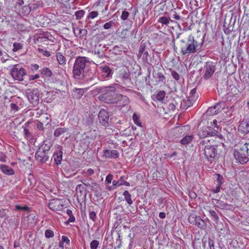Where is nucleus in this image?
<instances>
[{"label": "nucleus", "instance_id": "nucleus-20", "mask_svg": "<svg viewBox=\"0 0 249 249\" xmlns=\"http://www.w3.org/2000/svg\"><path fill=\"white\" fill-rule=\"evenodd\" d=\"M119 152L117 150H106L103 152V156L107 158L116 159L119 156Z\"/></svg>", "mask_w": 249, "mask_h": 249}, {"label": "nucleus", "instance_id": "nucleus-56", "mask_svg": "<svg viewBox=\"0 0 249 249\" xmlns=\"http://www.w3.org/2000/svg\"><path fill=\"white\" fill-rule=\"evenodd\" d=\"M98 15V13L97 11H92L89 13L88 18H94L97 17Z\"/></svg>", "mask_w": 249, "mask_h": 249}, {"label": "nucleus", "instance_id": "nucleus-10", "mask_svg": "<svg viewBox=\"0 0 249 249\" xmlns=\"http://www.w3.org/2000/svg\"><path fill=\"white\" fill-rule=\"evenodd\" d=\"M117 77L118 79L119 78L120 79L122 84L127 87H130L132 82L130 78V73L128 70L120 71L119 75H118Z\"/></svg>", "mask_w": 249, "mask_h": 249}, {"label": "nucleus", "instance_id": "nucleus-5", "mask_svg": "<svg viewBox=\"0 0 249 249\" xmlns=\"http://www.w3.org/2000/svg\"><path fill=\"white\" fill-rule=\"evenodd\" d=\"M205 158L207 161L210 164H213L216 162L218 159L217 153V146L216 145H207L203 149Z\"/></svg>", "mask_w": 249, "mask_h": 249}, {"label": "nucleus", "instance_id": "nucleus-36", "mask_svg": "<svg viewBox=\"0 0 249 249\" xmlns=\"http://www.w3.org/2000/svg\"><path fill=\"white\" fill-rule=\"evenodd\" d=\"M213 201H216V204H217V207L220 209H227L228 205L227 204L224 203L223 201H221L218 199H212V201L214 203Z\"/></svg>", "mask_w": 249, "mask_h": 249}, {"label": "nucleus", "instance_id": "nucleus-32", "mask_svg": "<svg viewBox=\"0 0 249 249\" xmlns=\"http://www.w3.org/2000/svg\"><path fill=\"white\" fill-rule=\"evenodd\" d=\"M194 138L193 135H187L184 138H183L180 141V142L182 145H186L190 143L193 139Z\"/></svg>", "mask_w": 249, "mask_h": 249}, {"label": "nucleus", "instance_id": "nucleus-59", "mask_svg": "<svg viewBox=\"0 0 249 249\" xmlns=\"http://www.w3.org/2000/svg\"><path fill=\"white\" fill-rule=\"evenodd\" d=\"M95 193V196L97 197H100L102 196V189L100 187L98 188L97 189H95L93 191Z\"/></svg>", "mask_w": 249, "mask_h": 249}, {"label": "nucleus", "instance_id": "nucleus-21", "mask_svg": "<svg viewBox=\"0 0 249 249\" xmlns=\"http://www.w3.org/2000/svg\"><path fill=\"white\" fill-rule=\"evenodd\" d=\"M60 199L55 198L50 200L48 204L49 208L53 211H57L59 209Z\"/></svg>", "mask_w": 249, "mask_h": 249}, {"label": "nucleus", "instance_id": "nucleus-16", "mask_svg": "<svg viewBox=\"0 0 249 249\" xmlns=\"http://www.w3.org/2000/svg\"><path fill=\"white\" fill-rule=\"evenodd\" d=\"M238 131L243 134L249 133V120H243L239 125Z\"/></svg>", "mask_w": 249, "mask_h": 249}, {"label": "nucleus", "instance_id": "nucleus-12", "mask_svg": "<svg viewBox=\"0 0 249 249\" xmlns=\"http://www.w3.org/2000/svg\"><path fill=\"white\" fill-rule=\"evenodd\" d=\"M106 51V46L105 44L101 43L98 41L95 42L92 52L99 58H101L105 56Z\"/></svg>", "mask_w": 249, "mask_h": 249}, {"label": "nucleus", "instance_id": "nucleus-35", "mask_svg": "<svg viewBox=\"0 0 249 249\" xmlns=\"http://www.w3.org/2000/svg\"><path fill=\"white\" fill-rule=\"evenodd\" d=\"M226 108V103L224 101H221L213 106L209 107L208 109H225Z\"/></svg>", "mask_w": 249, "mask_h": 249}, {"label": "nucleus", "instance_id": "nucleus-52", "mask_svg": "<svg viewBox=\"0 0 249 249\" xmlns=\"http://www.w3.org/2000/svg\"><path fill=\"white\" fill-rule=\"evenodd\" d=\"M9 102H10V106L11 109H19L20 108L23 107V106L20 107V106H18V105L17 104H16V102L15 103L13 102H12V101H10Z\"/></svg>", "mask_w": 249, "mask_h": 249}, {"label": "nucleus", "instance_id": "nucleus-39", "mask_svg": "<svg viewBox=\"0 0 249 249\" xmlns=\"http://www.w3.org/2000/svg\"><path fill=\"white\" fill-rule=\"evenodd\" d=\"M215 178L216 179V181L217 182V185H219L220 186H221L222 184L224 182V178L223 177V176L219 174H215L214 175Z\"/></svg>", "mask_w": 249, "mask_h": 249}, {"label": "nucleus", "instance_id": "nucleus-30", "mask_svg": "<svg viewBox=\"0 0 249 249\" xmlns=\"http://www.w3.org/2000/svg\"><path fill=\"white\" fill-rule=\"evenodd\" d=\"M56 57L58 63L60 65H63L66 63V58L65 56L60 52H57L56 53Z\"/></svg>", "mask_w": 249, "mask_h": 249}, {"label": "nucleus", "instance_id": "nucleus-22", "mask_svg": "<svg viewBox=\"0 0 249 249\" xmlns=\"http://www.w3.org/2000/svg\"><path fill=\"white\" fill-rule=\"evenodd\" d=\"M87 90V89L85 90L83 89L75 88L72 90V95L73 98L80 99Z\"/></svg>", "mask_w": 249, "mask_h": 249}, {"label": "nucleus", "instance_id": "nucleus-49", "mask_svg": "<svg viewBox=\"0 0 249 249\" xmlns=\"http://www.w3.org/2000/svg\"><path fill=\"white\" fill-rule=\"evenodd\" d=\"M36 127L39 131H42L43 132L45 131V128L44 127L43 123L40 121H37Z\"/></svg>", "mask_w": 249, "mask_h": 249}, {"label": "nucleus", "instance_id": "nucleus-48", "mask_svg": "<svg viewBox=\"0 0 249 249\" xmlns=\"http://www.w3.org/2000/svg\"><path fill=\"white\" fill-rule=\"evenodd\" d=\"M85 13V12L83 10L76 11L75 13V15L76 16V19H81L83 17Z\"/></svg>", "mask_w": 249, "mask_h": 249}, {"label": "nucleus", "instance_id": "nucleus-60", "mask_svg": "<svg viewBox=\"0 0 249 249\" xmlns=\"http://www.w3.org/2000/svg\"><path fill=\"white\" fill-rule=\"evenodd\" d=\"M80 37H84L87 34V31L86 29H78Z\"/></svg>", "mask_w": 249, "mask_h": 249}, {"label": "nucleus", "instance_id": "nucleus-62", "mask_svg": "<svg viewBox=\"0 0 249 249\" xmlns=\"http://www.w3.org/2000/svg\"><path fill=\"white\" fill-rule=\"evenodd\" d=\"M89 218L93 221H95L96 219V214L95 212L93 211L89 212Z\"/></svg>", "mask_w": 249, "mask_h": 249}, {"label": "nucleus", "instance_id": "nucleus-44", "mask_svg": "<svg viewBox=\"0 0 249 249\" xmlns=\"http://www.w3.org/2000/svg\"><path fill=\"white\" fill-rule=\"evenodd\" d=\"M112 51V53L116 55L120 54L122 52L121 48L118 47V46H115L112 48V50H110Z\"/></svg>", "mask_w": 249, "mask_h": 249}, {"label": "nucleus", "instance_id": "nucleus-25", "mask_svg": "<svg viewBox=\"0 0 249 249\" xmlns=\"http://www.w3.org/2000/svg\"><path fill=\"white\" fill-rule=\"evenodd\" d=\"M124 178V176H121L118 180H117V181L113 180L112 181L113 186L110 187V189H113L116 187L120 186H122V185L129 186L130 185L129 182H123V178Z\"/></svg>", "mask_w": 249, "mask_h": 249}, {"label": "nucleus", "instance_id": "nucleus-54", "mask_svg": "<svg viewBox=\"0 0 249 249\" xmlns=\"http://www.w3.org/2000/svg\"><path fill=\"white\" fill-rule=\"evenodd\" d=\"M100 185L96 183L95 182H91L90 184H89V187L91 188V190L93 191H94L95 189H97L98 188H99Z\"/></svg>", "mask_w": 249, "mask_h": 249}, {"label": "nucleus", "instance_id": "nucleus-55", "mask_svg": "<svg viewBox=\"0 0 249 249\" xmlns=\"http://www.w3.org/2000/svg\"><path fill=\"white\" fill-rule=\"evenodd\" d=\"M149 56V53L147 51L144 52V53H143V56L142 57V59L143 61L146 63H149V58L148 57Z\"/></svg>", "mask_w": 249, "mask_h": 249}, {"label": "nucleus", "instance_id": "nucleus-24", "mask_svg": "<svg viewBox=\"0 0 249 249\" xmlns=\"http://www.w3.org/2000/svg\"><path fill=\"white\" fill-rule=\"evenodd\" d=\"M0 169L3 173L7 175L12 176L15 174L13 168L6 165H0Z\"/></svg>", "mask_w": 249, "mask_h": 249}, {"label": "nucleus", "instance_id": "nucleus-31", "mask_svg": "<svg viewBox=\"0 0 249 249\" xmlns=\"http://www.w3.org/2000/svg\"><path fill=\"white\" fill-rule=\"evenodd\" d=\"M40 72L41 75L46 77H51L53 73L51 70L49 68H44L43 69L40 70Z\"/></svg>", "mask_w": 249, "mask_h": 249}, {"label": "nucleus", "instance_id": "nucleus-43", "mask_svg": "<svg viewBox=\"0 0 249 249\" xmlns=\"http://www.w3.org/2000/svg\"><path fill=\"white\" fill-rule=\"evenodd\" d=\"M99 245V241L97 240H92L90 243V249H97Z\"/></svg>", "mask_w": 249, "mask_h": 249}, {"label": "nucleus", "instance_id": "nucleus-38", "mask_svg": "<svg viewBox=\"0 0 249 249\" xmlns=\"http://www.w3.org/2000/svg\"><path fill=\"white\" fill-rule=\"evenodd\" d=\"M123 195L124 197L125 200L128 204L131 205L133 203V201L131 198V195L128 191H125L123 193Z\"/></svg>", "mask_w": 249, "mask_h": 249}, {"label": "nucleus", "instance_id": "nucleus-57", "mask_svg": "<svg viewBox=\"0 0 249 249\" xmlns=\"http://www.w3.org/2000/svg\"><path fill=\"white\" fill-rule=\"evenodd\" d=\"M114 23L113 21H110L108 22H107L104 25V28L106 30L109 29L114 24Z\"/></svg>", "mask_w": 249, "mask_h": 249}, {"label": "nucleus", "instance_id": "nucleus-51", "mask_svg": "<svg viewBox=\"0 0 249 249\" xmlns=\"http://www.w3.org/2000/svg\"><path fill=\"white\" fill-rule=\"evenodd\" d=\"M129 15V13L126 10H124L122 13L121 18L122 20H125L127 19Z\"/></svg>", "mask_w": 249, "mask_h": 249}, {"label": "nucleus", "instance_id": "nucleus-3", "mask_svg": "<svg viewBox=\"0 0 249 249\" xmlns=\"http://www.w3.org/2000/svg\"><path fill=\"white\" fill-rule=\"evenodd\" d=\"M117 89L114 86L102 87L94 89V92L100 93L98 96L100 101L107 104H114L116 102L118 94L116 93Z\"/></svg>", "mask_w": 249, "mask_h": 249}, {"label": "nucleus", "instance_id": "nucleus-46", "mask_svg": "<svg viewBox=\"0 0 249 249\" xmlns=\"http://www.w3.org/2000/svg\"><path fill=\"white\" fill-rule=\"evenodd\" d=\"M116 232L117 233L118 235V239H117L116 241V244L117 245V248H120L121 246V240L120 239L121 238V230H116Z\"/></svg>", "mask_w": 249, "mask_h": 249}, {"label": "nucleus", "instance_id": "nucleus-61", "mask_svg": "<svg viewBox=\"0 0 249 249\" xmlns=\"http://www.w3.org/2000/svg\"><path fill=\"white\" fill-rule=\"evenodd\" d=\"M113 179V175L111 174L108 175L106 178L105 181L107 184H110Z\"/></svg>", "mask_w": 249, "mask_h": 249}, {"label": "nucleus", "instance_id": "nucleus-41", "mask_svg": "<svg viewBox=\"0 0 249 249\" xmlns=\"http://www.w3.org/2000/svg\"><path fill=\"white\" fill-rule=\"evenodd\" d=\"M23 48V44L20 43H14L13 44V52H16L22 49Z\"/></svg>", "mask_w": 249, "mask_h": 249}, {"label": "nucleus", "instance_id": "nucleus-34", "mask_svg": "<svg viewBox=\"0 0 249 249\" xmlns=\"http://www.w3.org/2000/svg\"><path fill=\"white\" fill-rule=\"evenodd\" d=\"M160 2L157 4L155 7V10L154 11L155 15L158 14V15L161 14L163 12L165 8V4H161Z\"/></svg>", "mask_w": 249, "mask_h": 249}, {"label": "nucleus", "instance_id": "nucleus-50", "mask_svg": "<svg viewBox=\"0 0 249 249\" xmlns=\"http://www.w3.org/2000/svg\"><path fill=\"white\" fill-rule=\"evenodd\" d=\"M45 235L47 238H52L54 236V233L53 231L51 230H47L45 232Z\"/></svg>", "mask_w": 249, "mask_h": 249}, {"label": "nucleus", "instance_id": "nucleus-37", "mask_svg": "<svg viewBox=\"0 0 249 249\" xmlns=\"http://www.w3.org/2000/svg\"><path fill=\"white\" fill-rule=\"evenodd\" d=\"M140 115L136 113H134L132 116L133 120L134 123L138 126L142 127V123L140 121Z\"/></svg>", "mask_w": 249, "mask_h": 249}, {"label": "nucleus", "instance_id": "nucleus-27", "mask_svg": "<svg viewBox=\"0 0 249 249\" xmlns=\"http://www.w3.org/2000/svg\"><path fill=\"white\" fill-rule=\"evenodd\" d=\"M94 119V115L92 113L89 112L85 119V124L87 126L89 127L93 124V120Z\"/></svg>", "mask_w": 249, "mask_h": 249}, {"label": "nucleus", "instance_id": "nucleus-13", "mask_svg": "<svg viewBox=\"0 0 249 249\" xmlns=\"http://www.w3.org/2000/svg\"><path fill=\"white\" fill-rule=\"evenodd\" d=\"M101 70V76L103 79H109L112 78L113 70L107 65L100 67Z\"/></svg>", "mask_w": 249, "mask_h": 249}, {"label": "nucleus", "instance_id": "nucleus-17", "mask_svg": "<svg viewBox=\"0 0 249 249\" xmlns=\"http://www.w3.org/2000/svg\"><path fill=\"white\" fill-rule=\"evenodd\" d=\"M160 59L159 56H157V57H155L154 54H153L152 57L149 59V63H147L149 65H150L152 67H154V66L156 67V68L158 70H160L162 68V65L160 63Z\"/></svg>", "mask_w": 249, "mask_h": 249}, {"label": "nucleus", "instance_id": "nucleus-15", "mask_svg": "<svg viewBox=\"0 0 249 249\" xmlns=\"http://www.w3.org/2000/svg\"><path fill=\"white\" fill-rule=\"evenodd\" d=\"M129 102V99L127 96L118 94L117 99L115 103H116L119 107H124L128 105Z\"/></svg>", "mask_w": 249, "mask_h": 249}, {"label": "nucleus", "instance_id": "nucleus-64", "mask_svg": "<svg viewBox=\"0 0 249 249\" xmlns=\"http://www.w3.org/2000/svg\"><path fill=\"white\" fill-rule=\"evenodd\" d=\"M208 244H209V246L210 247V249H214V242L213 239L209 238V240H208Z\"/></svg>", "mask_w": 249, "mask_h": 249}, {"label": "nucleus", "instance_id": "nucleus-14", "mask_svg": "<svg viewBox=\"0 0 249 249\" xmlns=\"http://www.w3.org/2000/svg\"><path fill=\"white\" fill-rule=\"evenodd\" d=\"M99 122L104 126H108L109 115L107 110H100L98 114Z\"/></svg>", "mask_w": 249, "mask_h": 249}, {"label": "nucleus", "instance_id": "nucleus-8", "mask_svg": "<svg viewBox=\"0 0 249 249\" xmlns=\"http://www.w3.org/2000/svg\"><path fill=\"white\" fill-rule=\"evenodd\" d=\"M26 94L28 100L34 106L38 104L39 95L37 89H28L26 91Z\"/></svg>", "mask_w": 249, "mask_h": 249}, {"label": "nucleus", "instance_id": "nucleus-1", "mask_svg": "<svg viewBox=\"0 0 249 249\" xmlns=\"http://www.w3.org/2000/svg\"><path fill=\"white\" fill-rule=\"evenodd\" d=\"M97 65L85 56L77 57L72 68L74 79L84 82H91L97 78Z\"/></svg>", "mask_w": 249, "mask_h": 249}, {"label": "nucleus", "instance_id": "nucleus-26", "mask_svg": "<svg viewBox=\"0 0 249 249\" xmlns=\"http://www.w3.org/2000/svg\"><path fill=\"white\" fill-rule=\"evenodd\" d=\"M76 192L78 196L86 198L87 193H86L85 188L82 184H78L76 187Z\"/></svg>", "mask_w": 249, "mask_h": 249}, {"label": "nucleus", "instance_id": "nucleus-11", "mask_svg": "<svg viewBox=\"0 0 249 249\" xmlns=\"http://www.w3.org/2000/svg\"><path fill=\"white\" fill-rule=\"evenodd\" d=\"M204 74L203 76L205 80L210 78L215 71V65L213 62H207L206 63L204 68Z\"/></svg>", "mask_w": 249, "mask_h": 249}, {"label": "nucleus", "instance_id": "nucleus-53", "mask_svg": "<svg viewBox=\"0 0 249 249\" xmlns=\"http://www.w3.org/2000/svg\"><path fill=\"white\" fill-rule=\"evenodd\" d=\"M171 13H173L172 18L176 20H179L181 19V17L179 15L176 11L172 10Z\"/></svg>", "mask_w": 249, "mask_h": 249}, {"label": "nucleus", "instance_id": "nucleus-9", "mask_svg": "<svg viewBox=\"0 0 249 249\" xmlns=\"http://www.w3.org/2000/svg\"><path fill=\"white\" fill-rule=\"evenodd\" d=\"M188 221L190 223L196 225L201 230H204L206 228V221L202 219L199 216L190 215L188 217Z\"/></svg>", "mask_w": 249, "mask_h": 249}, {"label": "nucleus", "instance_id": "nucleus-33", "mask_svg": "<svg viewBox=\"0 0 249 249\" xmlns=\"http://www.w3.org/2000/svg\"><path fill=\"white\" fill-rule=\"evenodd\" d=\"M170 21L173 22V21L172 19H171L170 18H167L166 17H160L158 20V22L159 23L166 26H167L169 24Z\"/></svg>", "mask_w": 249, "mask_h": 249}, {"label": "nucleus", "instance_id": "nucleus-18", "mask_svg": "<svg viewBox=\"0 0 249 249\" xmlns=\"http://www.w3.org/2000/svg\"><path fill=\"white\" fill-rule=\"evenodd\" d=\"M165 95L166 93L164 91L160 90L158 91L156 94L152 95L151 97L154 101L160 102V104H162L164 103Z\"/></svg>", "mask_w": 249, "mask_h": 249}, {"label": "nucleus", "instance_id": "nucleus-4", "mask_svg": "<svg viewBox=\"0 0 249 249\" xmlns=\"http://www.w3.org/2000/svg\"><path fill=\"white\" fill-rule=\"evenodd\" d=\"M52 145L50 142L44 141L35 154V158L39 163L43 164L49 159V153Z\"/></svg>", "mask_w": 249, "mask_h": 249}, {"label": "nucleus", "instance_id": "nucleus-23", "mask_svg": "<svg viewBox=\"0 0 249 249\" xmlns=\"http://www.w3.org/2000/svg\"><path fill=\"white\" fill-rule=\"evenodd\" d=\"M63 152L61 150L55 152L53 154V158L54 163L56 165H60L62 160Z\"/></svg>", "mask_w": 249, "mask_h": 249}, {"label": "nucleus", "instance_id": "nucleus-40", "mask_svg": "<svg viewBox=\"0 0 249 249\" xmlns=\"http://www.w3.org/2000/svg\"><path fill=\"white\" fill-rule=\"evenodd\" d=\"M207 130H208V135L210 137H213L217 135L218 133L217 130L213 129L211 126H206Z\"/></svg>", "mask_w": 249, "mask_h": 249}, {"label": "nucleus", "instance_id": "nucleus-19", "mask_svg": "<svg viewBox=\"0 0 249 249\" xmlns=\"http://www.w3.org/2000/svg\"><path fill=\"white\" fill-rule=\"evenodd\" d=\"M153 76L156 80V84L160 83H164L165 81V77L163 73L160 71L153 70Z\"/></svg>", "mask_w": 249, "mask_h": 249}, {"label": "nucleus", "instance_id": "nucleus-28", "mask_svg": "<svg viewBox=\"0 0 249 249\" xmlns=\"http://www.w3.org/2000/svg\"><path fill=\"white\" fill-rule=\"evenodd\" d=\"M69 129L66 127H59L55 129L53 135L55 137H58L66 132H68Z\"/></svg>", "mask_w": 249, "mask_h": 249}, {"label": "nucleus", "instance_id": "nucleus-45", "mask_svg": "<svg viewBox=\"0 0 249 249\" xmlns=\"http://www.w3.org/2000/svg\"><path fill=\"white\" fill-rule=\"evenodd\" d=\"M38 51L39 53H41L44 56L49 57L51 55L50 52L44 50L43 48H38Z\"/></svg>", "mask_w": 249, "mask_h": 249}, {"label": "nucleus", "instance_id": "nucleus-42", "mask_svg": "<svg viewBox=\"0 0 249 249\" xmlns=\"http://www.w3.org/2000/svg\"><path fill=\"white\" fill-rule=\"evenodd\" d=\"M199 136L201 138H205L209 137L208 135V130H207V127H204L202 130L199 131Z\"/></svg>", "mask_w": 249, "mask_h": 249}, {"label": "nucleus", "instance_id": "nucleus-6", "mask_svg": "<svg viewBox=\"0 0 249 249\" xmlns=\"http://www.w3.org/2000/svg\"><path fill=\"white\" fill-rule=\"evenodd\" d=\"M235 159L242 164L246 163L249 161V152L248 144H245L238 150H235L233 152Z\"/></svg>", "mask_w": 249, "mask_h": 249}, {"label": "nucleus", "instance_id": "nucleus-58", "mask_svg": "<svg viewBox=\"0 0 249 249\" xmlns=\"http://www.w3.org/2000/svg\"><path fill=\"white\" fill-rule=\"evenodd\" d=\"M146 48V45L144 43H141L140 46L139 52H140V53H144V52H146L147 51H145Z\"/></svg>", "mask_w": 249, "mask_h": 249}, {"label": "nucleus", "instance_id": "nucleus-7", "mask_svg": "<svg viewBox=\"0 0 249 249\" xmlns=\"http://www.w3.org/2000/svg\"><path fill=\"white\" fill-rule=\"evenodd\" d=\"M26 71L20 65L17 64L13 66L11 71V75L16 80L23 81V76L26 75Z\"/></svg>", "mask_w": 249, "mask_h": 249}, {"label": "nucleus", "instance_id": "nucleus-2", "mask_svg": "<svg viewBox=\"0 0 249 249\" xmlns=\"http://www.w3.org/2000/svg\"><path fill=\"white\" fill-rule=\"evenodd\" d=\"M205 36L194 37L190 35L186 39H181L180 48L182 54L189 55L203 50Z\"/></svg>", "mask_w": 249, "mask_h": 249}, {"label": "nucleus", "instance_id": "nucleus-63", "mask_svg": "<svg viewBox=\"0 0 249 249\" xmlns=\"http://www.w3.org/2000/svg\"><path fill=\"white\" fill-rule=\"evenodd\" d=\"M16 104L18 105V106L21 107H23L24 102L19 97H17L16 100Z\"/></svg>", "mask_w": 249, "mask_h": 249}, {"label": "nucleus", "instance_id": "nucleus-29", "mask_svg": "<svg viewBox=\"0 0 249 249\" xmlns=\"http://www.w3.org/2000/svg\"><path fill=\"white\" fill-rule=\"evenodd\" d=\"M51 116L50 114L45 113H40V121L44 123H46V125H48L51 122L50 119Z\"/></svg>", "mask_w": 249, "mask_h": 249}, {"label": "nucleus", "instance_id": "nucleus-47", "mask_svg": "<svg viewBox=\"0 0 249 249\" xmlns=\"http://www.w3.org/2000/svg\"><path fill=\"white\" fill-rule=\"evenodd\" d=\"M210 215L213 217V220L217 221L219 219V217L216 214V212L212 210H210L209 211Z\"/></svg>", "mask_w": 249, "mask_h": 249}]
</instances>
